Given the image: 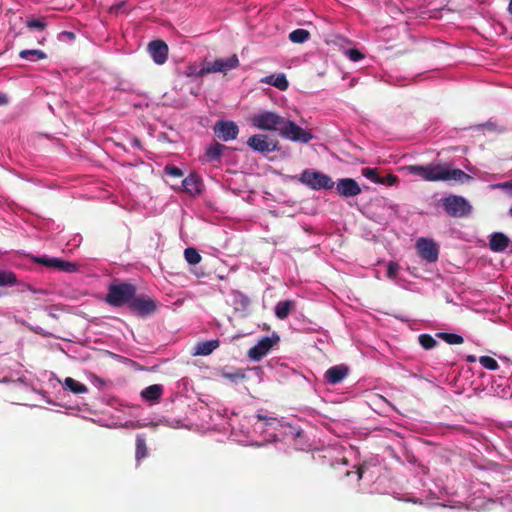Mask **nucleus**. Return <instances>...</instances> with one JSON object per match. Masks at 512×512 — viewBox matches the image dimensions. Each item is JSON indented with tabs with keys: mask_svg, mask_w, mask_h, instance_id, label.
<instances>
[{
	"mask_svg": "<svg viewBox=\"0 0 512 512\" xmlns=\"http://www.w3.org/2000/svg\"><path fill=\"white\" fill-rule=\"evenodd\" d=\"M413 175L420 176L427 182H450L464 183L471 180V176L460 169H450L443 164L410 165L407 167Z\"/></svg>",
	"mask_w": 512,
	"mask_h": 512,
	"instance_id": "obj_1",
	"label": "nucleus"
},
{
	"mask_svg": "<svg viewBox=\"0 0 512 512\" xmlns=\"http://www.w3.org/2000/svg\"><path fill=\"white\" fill-rule=\"evenodd\" d=\"M138 298L136 295V287L130 283H111L108 286L107 297L105 302L113 307H122L126 303Z\"/></svg>",
	"mask_w": 512,
	"mask_h": 512,
	"instance_id": "obj_2",
	"label": "nucleus"
},
{
	"mask_svg": "<svg viewBox=\"0 0 512 512\" xmlns=\"http://www.w3.org/2000/svg\"><path fill=\"white\" fill-rule=\"evenodd\" d=\"M300 182L312 190H330L335 185L330 176L313 169L301 172Z\"/></svg>",
	"mask_w": 512,
	"mask_h": 512,
	"instance_id": "obj_3",
	"label": "nucleus"
},
{
	"mask_svg": "<svg viewBox=\"0 0 512 512\" xmlns=\"http://www.w3.org/2000/svg\"><path fill=\"white\" fill-rule=\"evenodd\" d=\"M237 67L238 57L236 55H232L229 58H218L212 62H208L203 67H201L199 71H196L191 67V72L188 75H196L198 77H203L210 73H226Z\"/></svg>",
	"mask_w": 512,
	"mask_h": 512,
	"instance_id": "obj_4",
	"label": "nucleus"
},
{
	"mask_svg": "<svg viewBox=\"0 0 512 512\" xmlns=\"http://www.w3.org/2000/svg\"><path fill=\"white\" fill-rule=\"evenodd\" d=\"M292 122L273 112H261L252 118V125L265 131H277Z\"/></svg>",
	"mask_w": 512,
	"mask_h": 512,
	"instance_id": "obj_5",
	"label": "nucleus"
},
{
	"mask_svg": "<svg viewBox=\"0 0 512 512\" xmlns=\"http://www.w3.org/2000/svg\"><path fill=\"white\" fill-rule=\"evenodd\" d=\"M443 208L447 215L454 218L466 217L471 211V206L462 196L450 195L444 197Z\"/></svg>",
	"mask_w": 512,
	"mask_h": 512,
	"instance_id": "obj_6",
	"label": "nucleus"
},
{
	"mask_svg": "<svg viewBox=\"0 0 512 512\" xmlns=\"http://www.w3.org/2000/svg\"><path fill=\"white\" fill-rule=\"evenodd\" d=\"M277 131L280 133L281 137L294 143L307 144L312 140L311 132L301 128L294 122H288L287 126L281 127V129Z\"/></svg>",
	"mask_w": 512,
	"mask_h": 512,
	"instance_id": "obj_7",
	"label": "nucleus"
},
{
	"mask_svg": "<svg viewBox=\"0 0 512 512\" xmlns=\"http://www.w3.org/2000/svg\"><path fill=\"white\" fill-rule=\"evenodd\" d=\"M125 305L139 317H148L156 311V301L145 295H140Z\"/></svg>",
	"mask_w": 512,
	"mask_h": 512,
	"instance_id": "obj_8",
	"label": "nucleus"
},
{
	"mask_svg": "<svg viewBox=\"0 0 512 512\" xmlns=\"http://www.w3.org/2000/svg\"><path fill=\"white\" fill-rule=\"evenodd\" d=\"M248 147L260 153L275 152L278 150V141L265 134H254L247 140Z\"/></svg>",
	"mask_w": 512,
	"mask_h": 512,
	"instance_id": "obj_9",
	"label": "nucleus"
},
{
	"mask_svg": "<svg viewBox=\"0 0 512 512\" xmlns=\"http://www.w3.org/2000/svg\"><path fill=\"white\" fill-rule=\"evenodd\" d=\"M278 340L279 337L277 334L262 337L255 346L248 350V357H250L252 361H261V359L268 354L271 348L274 347Z\"/></svg>",
	"mask_w": 512,
	"mask_h": 512,
	"instance_id": "obj_10",
	"label": "nucleus"
},
{
	"mask_svg": "<svg viewBox=\"0 0 512 512\" xmlns=\"http://www.w3.org/2000/svg\"><path fill=\"white\" fill-rule=\"evenodd\" d=\"M416 250L418 256L428 263L438 260V246L432 239L424 237L417 239Z\"/></svg>",
	"mask_w": 512,
	"mask_h": 512,
	"instance_id": "obj_11",
	"label": "nucleus"
},
{
	"mask_svg": "<svg viewBox=\"0 0 512 512\" xmlns=\"http://www.w3.org/2000/svg\"><path fill=\"white\" fill-rule=\"evenodd\" d=\"M32 261L41 264L47 268L59 270L66 273H73L78 268L75 263L60 260L58 258H49L47 256H32Z\"/></svg>",
	"mask_w": 512,
	"mask_h": 512,
	"instance_id": "obj_12",
	"label": "nucleus"
},
{
	"mask_svg": "<svg viewBox=\"0 0 512 512\" xmlns=\"http://www.w3.org/2000/svg\"><path fill=\"white\" fill-rule=\"evenodd\" d=\"M212 131L218 139L224 142L236 139L239 133L238 125L235 122L225 120L217 121Z\"/></svg>",
	"mask_w": 512,
	"mask_h": 512,
	"instance_id": "obj_13",
	"label": "nucleus"
},
{
	"mask_svg": "<svg viewBox=\"0 0 512 512\" xmlns=\"http://www.w3.org/2000/svg\"><path fill=\"white\" fill-rule=\"evenodd\" d=\"M336 191L338 195L346 198L356 197L361 193V188L359 187L357 181L352 178H343L337 181Z\"/></svg>",
	"mask_w": 512,
	"mask_h": 512,
	"instance_id": "obj_14",
	"label": "nucleus"
},
{
	"mask_svg": "<svg viewBox=\"0 0 512 512\" xmlns=\"http://www.w3.org/2000/svg\"><path fill=\"white\" fill-rule=\"evenodd\" d=\"M148 53L157 65H162L168 59V45L162 40H152L148 43Z\"/></svg>",
	"mask_w": 512,
	"mask_h": 512,
	"instance_id": "obj_15",
	"label": "nucleus"
},
{
	"mask_svg": "<svg viewBox=\"0 0 512 512\" xmlns=\"http://www.w3.org/2000/svg\"><path fill=\"white\" fill-rule=\"evenodd\" d=\"M348 371L349 370L346 365L338 364L327 369V372L326 374H324V377H326L328 384L336 385L342 382L347 377Z\"/></svg>",
	"mask_w": 512,
	"mask_h": 512,
	"instance_id": "obj_16",
	"label": "nucleus"
},
{
	"mask_svg": "<svg viewBox=\"0 0 512 512\" xmlns=\"http://www.w3.org/2000/svg\"><path fill=\"white\" fill-rule=\"evenodd\" d=\"M202 181L195 173H191L182 180V189L190 196H196L201 193Z\"/></svg>",
	"mask_w": 512,
	"mask_h": 512,
	"instance_id": "obj_17",
	"label": "nucleus"
},
{
	"mask_svg": "<svg viewBox=\"0 0 512 512\" xmlns=\"http://www.w3.org/2000/svg\"><path fill=\"white\" fill-rule=\"evenodd\" d=\"M508 245H510V239L502 232H494L490 235L489 247L493 252H504Z\"/></svg>",
	"mask_w": 512,
	"mask_h": 512,
	"instance_id": "obj_18",
	"label": "nucleus"
},
{
	"mask_svg": "<svg viewBox=\"0 0 512 512\" xmlns=\"http://www.w3.org/2000/svg\"><path fill=\"white\" fill-rule=\"evenodd\" d=\"M163 387L160 384L151 385L141 391V398L149 403H157L161 400Z\"/></svg>",
	"mask_w": 512,
	"mask_h": 512,
	"instance_id": "obj_19",
	"label": "nucleus"
},
{
	"mask_svg": "<svg viewBox=\"0 0 512 512\" xmlns=\"http://www.w3.org/2000/svg\"><path fill=\"white\" fill-rule=\"evenodd\" d=\"M219 347L218 339H211L209 341H200L195 345L194 355L195 356H208L213 350Z\"/></svg>",
	"mask_w": 512,
	"mask_h": 512,
	"instance_id": "obj_20",
	"label": "nucleus"
},
{
	"mask_svg": "<svg viewBox=\"0 0 512 512\" xmlns=\"http://www.w3.org/2000/svg\"><path fill=\"white\" fill-rule=\"evenodd\" d=\"M295 308L293 300L280 301L275 305L274 314L280 320H285L292 310Z\"/></svg>",
	"mask_w": 512,
	"mask_h": 512,
	"instance_id": "obj_21",
	"label": "nucleus"
},
{
	"mask_svg": "<svg viewBox=\"0 0 512 512\" xmlns=\"http://www.w3.org/2000/svg\"><path fill=\"white\" fill-rule=\"evenodd\" d=\"M262 82L271 86H275V88L281 91L288 89V80L286 79L285 74L269 75L265 77Z\"/></svg>",
	"mask_w": 512,
	"mask_h": 512,
	"instance_id": "obj_22",
	"label": "nucleus"
},
{
	"mask_svg": "<svg viewBox=\"0 0 512 512\" xmlns=\"http://www.w3.org/2000/svg\"><path fill=\"white\" fill-rule=\"evenodd\" d=\"M148 456V447L146 446L145 438L138 434L135 438V461L140 463L143 459Z\"/></svg>",
	"mask_w": 512,
	"mask_h": 512,
	"instance_id": "obj_23",
	"label": "nucleus"
},
{
	"mask_svg": "<svg viewBox=\"0 0 512 512\" xmlns=\"http://www.w3.org/2000/svg\"><path fill=\"white\" fill-rule=\"evenodd\" d=\"M225 149L226 146L224 144L214 142V144L208 147L207 151H205V157H207L208 161H219Z\"/></svg>",
	"mask_w": 512,
	"mask_h": 512,
	"instance_id": "obj_24",
	"label": "nucleus"
},
{
	"mask_svg": "<svg viewBox=\"0 0 512 512\" xmlns=\"http://www.w3.org/2000/svg\"><path fill=\"white\" fill-rule=\"evenodd\" d=\"M64 387L65 389L75 393V394H82L88 392V388L83 385V383L71 378L66 377L64 381Z\"/></svg>",
	"mask_w": 512,
	"mask_h": 512,
	"instance_id": "obj_25",
	"label": "nucleus"
},
{
	"mask_svg": "<svg viewBox=\"0 0 512 512\" xmlns=\"http://www.w3.org/2000/svg\"><path fill=\"white\" fill-rule=\"evenodd\" d=\"M288 39H290L291 43L303 44L308 41L309 32L306 29L298 28L290 32Z\"/></svg>",
	"mask_w": 512,
	"mask_h": 512,
	"instance_id": "obj_26",
	"label": "nucleus"
},
{
	"mask_svg": "<svg viewBox=\"0 0 512 512\" xmlns=\"http://www.w3.org/2000/svg\"><path fill=\"white\" fill-rule=\"evenodd\" d=\"M16 283L17 278L14 272L0 269V287H11Z\"/></svg>",
	"mask_w": 512,
	"mask_h": 512,
	"instance_id": "obj_27",
	"label": "nucleus"
},
{
	"mask_svg": "<svg viewBox=\"0 0 512 512\" xmlns=\"http://www.w3.org/2000/svg\"><path fill=\"white\" fill-rule=\"evenodd\" d=\"M21 59H27L29 61L46 59V53L38 49H26L19 52Z\"/></svg>",
	"mask_w": 512,
	"mask_h": 512,
	"instance_id": "obj_28",
	"label": "nucleus"
},
{
	"mask_svg": "<svg viewBox=\"0 0 512 512\" xmlns=\"http://www.w3.org/2000/svg\"><path fill=\"white\" fill-rule=\"evenodd\" d=\"M437 337L445 341L448 345H461L464 342L462 336L454 333L440 332Z\"/></svg>",
	"mask_w": 512,
	"mask_h": 512,
	"instance_id": "obj_29",
	"label": "nucleus"
},
{
	"mask_svg": "<svg viewBox=\"0 0 512 512\" xmlns=\"http://www.w3.org/2000/svg\"><path fill=\"white\" fill-rule=\"evenodd\" d=\"M361 175L375 184L384 182V179L378 174L376 168L364 167L363 170H361Z\"/></svg>",
	"mask_w": 512,
	"mask_h": 512,
	"instance_id": "obj_30",
	"label": "nucleus"
},
{
	"mask_svg": "<svg viewBox=\"0 0 512 512\" xmlns=\"http://www.w3.org/2000/svg\"><path fill=\"white\" fill-rule=\"evenodd\" d=\"M184 258L187 263L191 265H196L201 262V255L194 248L187 247L184 250Z\"/></svg>",
	"mask_w": 512,
	"mask_h": 512,
	"instance_id": "obj_31",
	"label": "nucleus"
},
{
	"mask_svg": "<svg viewBox=\"0 0 512 512\" xmlns=\"http://www.w3.org/2000/svg\"><path fill=\"white\" fill-rule=\"evenodd\" d=\"M25 26L29 30L43 31L46 29L45 18H28Z\"/></svg>",
	"mask_w": 512,
	"mask_h": 512,
	"instance_id": "obj_32",
	"label": "nucleus"
},
{
	"mask_svg": "<svg viewBox=\"0 0 512 512\" xmlns=\"http://www.w3.org/2000/svg\"><path fill=\"white\" fill-rule=\"evenodd\" d=\"M418 342L424 349H432L437 346V341L429 334H422L418 336Z\"/></svg>",
	"mask_w": 512,
	"mask_h": 512,
	"instance_id": "obj_33",
	"label": "nucleus"
},
{
	"mask_svg": "<svg viewBox=\"0 0 512 512\" xmlns=\"http://www.w3.org/2000/svg\"><path fill=\"white\" fill-rule=\"evenodd\" d=\"M480 365L483 366V368L494 371L498 369V363L496 360H494L491 356H481L479 359Z\"/></svg>",
	"mask_w": 512,
	"mask_h": 512,
	"instance_id": "obj_34",
	"label": "nucleus"
},
{
	"mask_svg": "<svg viewBox=\"0 0 512 512\" xmlns=\"http://www.w3.org/2000/svg\"><path fill=\"white\" fill-rule=\"evenodd\" d=\"M164 174L172 178H180L183 176L182 170L173 165H167L164 167Z\"/></svg>",
	"mask_w": 512,
	"mask_h": 512,
	"instance_id": "obj_35",
	"label": "nucleus"
},
{
	"mask_svg": "<svg viewBox=\"0 0 512 512\" xmlns=\"http://www.w3.org/2000/svg\"><path fill=\"white\" fill-rule=\"evenodd\" d=\"M398 270H399L398 263L393 262V261L388 262V264H387V277H388V279H390V280L396 279L397 278V274H398Z\"/></svg>",
	"mask_w": 512,
	"mask_h": 512,
	"instance_id": "obj_36",
	"label": "nucleus"
},
{
	"mask_svg": "<svg viewBox=\"0 0 512 512\" xmlns=\"http://www.w3.org/2000/svg\"><path fill=\"white\" fill-rule=\"evenodd\" d=\"M348 59L351 61L357 62L364 58V54L361 53L358 49H350L347 51Z\"/></svg>",
	"mask_w": 512,
	"mask_h": 512,
	"instance_id": "obj_37",
	"label": "nucleus"
},
{
	"mask_svg": "<svg viewBox=\"0 0 512 512\" xmlns=\"http://www.w3.org/2000/svg\"><path fill=\"white\" fill-rule=\"evenodd\" d=\"M384 182L377 183L378 185H386V186H393L398 182V177L394 174H390L386 177H383Z\"/></svg>",
	"mask_w": 512,
	"mask_h": 512,
	"instance_id": "obj_38",
	"label": "nucleus"
},
{
	"mask_svg": "<svg viewBox=\"0 0 512 512\" xmlns=\"http://www.w3.org/2000/svg\"><path fill=\"white\" fill-rule=\"evenodd\" d=\"M224 377L231 380V381H238V380H242L245 378V374H243L241 371H236L234 373H231V374H224Z\"/></svg>",
	"mask_w": 512,
	"mask_h": 512,
	"instance_id": "obj_39",
	"label": "nucleus"
},
{
	"mask_svg": "<svg viewBox=\"0 0 512 512\" xmlns=\"http://www.w3.org/2000/svg\"><path fill=\"white\" fill-rule=\"evenodd\" d=\"M122 6H123V2L118 3V4L114 5V6H112L111 7V12L112 13H117L118 10H120L122 8Z\"/></svg>",
	"mask_w": 512,
	"mask_h": 512,
	"instance_id": "obj_40",
	"label": "nucleus"
},
{
	"mask_svg": "<svg viewBox=\"0 0 512 512\" xmlns=\"http://www.w3.org/2000/svg\"><path fill=\"white\" fill-rule=\"evenodd\" d=\"M132 146L141 147V141L138 138L132 139Z\"/></svg>",
	"mask_w": 512,
	"mask_h": 512,
	"instance_id": "obj_41",
	"label": "nucleus"
},
{
	"mask_svg": "<svg viewBox=\"0 0 512 512\" xmlns=\"http://www.w3.org/2000/svg\"><path fill=\"white\" fill-rule=\"evenodd\" d=\"M500 187L512 189V180L508 181V182H504L502 185H500Z\"/></svg>",
	"mask_w": 512,
	"mask_h": 512,
	"instance_id": "obj_42",
	"label": "nucleus"
},
{
	"mask_svg": "<svg viewBox=\"0 0 512 512\" xmlns=\"http://www.w3.org/2000/svg\"><path fill=\"white\" fill-rule=\"evenodd\" d=\"M7 102L6 96L2 93H0V105H5Z\"/></svg>",
	"mask_w": 512,
	"mask_h": 512,
	"instance_id": "obj_43",
	"label": "nucleus"
},
{
	"mask_svg": "<svg viewBox=\"0 0 512 512\" xmlns=\"http://www.w3.org/2000/svg\"><path fill=\"white\" fill-rule=\"evenodd\" d=\"M467 361H468V362H470V363H472V362H474V361H475V357H474V356H472V355H470V356H468V357H467Z\"/></svg>",
	"mask_w": 512,
	"mask_h": 512,
	"instance_id": "obj_44",
	"label": "nucleus"
},
{
	"mask_svg": "<svg viewBox=\"0 0 512 512\" xmlns=\"http://www.w3.org/2000/svg\"><path fill=\"white\" fill-rule=\"evenodd\" d=\"M357 475H358V479H361L362 478V469H358L357 471Z\"/></svg>",
	"mask_w": 512,
	"mask_h": 512,
	"instance_id": "obj_45",
	"label": "nucleus"
},
{
	"mask_svg": "<svg viewBox=\"0 0 512 512\" xmlns=\"http://www.w3.org/2000/svg\"><path fill=\"white\" fill-rule=\"evenodd\" d=\"M509 13L512 15V0L509 3Z\"/></svg>",
	"mask_w": 512,
	"mask_h": 512,
	"instance_id": "obj_46",
	"label": "nucleus"
},
{
	"mask_svg": "<svg viewBox=\"0 0 512 512\" xmlns=\"http://www.w3.org/2000/svg\"><path fill=\"white\" fill-rule=\"evenodd\" d=\"M509 215H510V217L512 218V206L510 207Z\"/></svg>",
	"mask_w": 512,
	"mask_h": 512,
	"instance_id": "obj_47",
	"label": "nucleus"
},
{
	"mask_svg": "<svg viewBox=\"0 0 512 512\" xmlns=\"http://www.w3.org/2000/svg\"><path fill=\"white\" fill-rule=\"evenodd\" d=\"M2 296V292L0 291V297Z\"/></svg>",
	"mask_w": 512,
	"mask_h": 512,
	"instance_id": "obj_48",
	"label": "nucleus"
}]
</instances>
